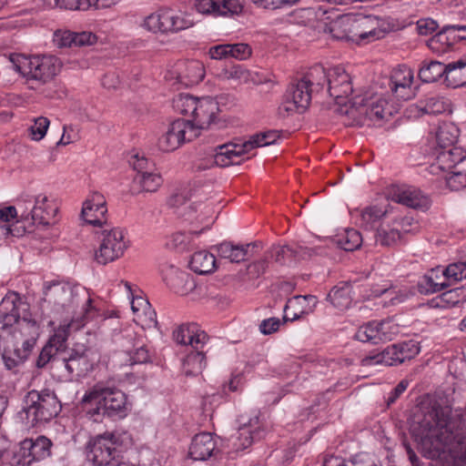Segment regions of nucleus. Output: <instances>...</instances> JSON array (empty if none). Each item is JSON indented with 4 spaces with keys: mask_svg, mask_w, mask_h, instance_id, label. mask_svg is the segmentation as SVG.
I'll return each instance as SVG.
<instances>
[{
    "mask_svg": "<svg viewBox=\"0 0 466 466\" xmlns=\"http://www.w3.org/2000/svg\"><path fill=\"white\" fill-rule=\"evenodd\" d=\"M410 431L423 446H431L432 456L448 451L466 465V430L454 431L449 411L440 404L433 403L416 414Z\"/></svg>",
    "mask_w": 466,
    "mask_h": 466,
    "instance_id": "nucleus-1",
    "label": "nucleus"
},
{
    "mask_svg": "<svg viewBox=\"0 0 466 466\" xmlns=\"http://www.w3.org/2000/svg\"><path fill=\"white\" fill-rule=\"evenodd\" d=\"M43 300L57 314L70 312L80 306V316L74 317L70 322L80 321L83 327L97 314L89 291L81 286L61 282L49 284L45 288Z\"/></svg>",
    "mask_w": 466,
    "mask_h": 466,
    "instance_id": "nucleus-2",
    "label": "nucleus"
},
{
    "mask_svg": "<svg viewBox=\"0 0 466 466\" xmlns=\"http://www.w3.org/2000/svg\"><path fill=\"white\" fill-rule=\"evenodd\" d=\"M81 402L94 421H100L104 416L121 419L127 415L129 410L127 395L103 383H96L86 391Z\"/></svg>",
    "mask_w": 466,
    "mask_h": 466,
    "instance_id": "nucleus-3",
    "label": "nucleus"
},
{
    "mask_svg": "<svg viewBox=\"0 0 466 466\" xmlns=\"http://www.w3.org/2000/svg\"><path fill=\"white\" fill-rule=\"evenodd\" d=\"M30 316L29 304L18 293L7 292L0 302V349L18 350L25 332L20 329V324Z\"/></svg>",
    "mask_w": 466,
    "mask_h": 466,
    "instance_id": "nucleus-4",
    "label": "nucleus"
},
{
    "mask_svg": "<svg viewBox=\"0 0 466 466\" xmlns=\"http://www.w3.org/2000/svg\"><path fill=\"white\" fill-rule=\"evenodd\" d=\"M9 61L11 67L27 82H35L38 86L51 82L61 68L59 58L52 55L12 54Z\"/></svg>",
    "mask_w": 466,
    "mask_h": 466,
    "instance_id": "nucleus-5",
    "label": "nucleus"
},
{
    "mask_svg": "<svg viewBox=\"0 0 466 466\" xmlns=\"http://www.w3.org/2000/svg\"><path fill=\"white\" fill-rule=\"evenodd\" d=\"M380 19L376 15H343L332 25L331 33L338 39L360 40L379 39L382 31L379 29Z\"/></svg>",
    "mask_w": 466,
    "mask_h": 466,
    "instance_id": "nucleus-6",
    "label": "nucleus"
},
{
    "mask_svg": "<svg viewBox=\"0 0 466 466\" xmlns=\"http://www.w3.org/2000/svg\"><path fill=\"white\" fill-rule=\"evenodd\" d=\"M60 410L59 400L49 390L29 391L25 397V407L23 409L25 419L32 427L51 420Z\"/></svg>",
    "mask_w": 466,
    "mask_h": 466,
    "instance_id": "nucleus-7",
    "label": "nucleus"
},
{
    "mask_svg": "<svg viewBox=\"0 0 466 466\" xmlns=\"http://www.w3.org/2000/svg\"><path fill=\"white\" fill-rule=\"evenodd\" d=\"M118 437L112 432L91 438L85 446V453L92 466H130L119 460Z\"/></svg>",
    "mask_w": 466,
    "mask_h": 466,
    "instance_id": "nucleus-8",
    "label": "nucleus"
},
{
    "mask_svg": "<svg viewBox=\"0 0 466 466\" xmlns=\"http://www.w3.org/2000/svg\"><path fill=\"white\" fill-rule=\"evenodd\" d=\"M279 137V131L268 130L251 136L248 140L241 144H224L218 146L215 154V163L220 167L238 164V162H234V157L248 154L254 148L272 145Z\"/></svg>",
    "mask_w": 466,
    "mask_h": 466,
    "instance_id": "nucleus-9",
    "label": "nucleus"
},
{
    "mask_svg": "<svg viewBox=\"0 0 466 466\" xmlns=\"http://www.w3.org/2000/svg\"><path fill=\"white\" fill-rule=\"evenodd\" d=\"M351 106L345 109V115L352 118L350 125L363 126L368 120L373 125L380 126L390 113L387 110V101L381 97L364 99L360 96L352 97Z\"/></svg>",
    "mask_w": 466,
    "mask_h": 466,
    "instance_id": "nucleus-10",
    "label": "nucleus"
},
{
    "mask_svg": "<svg viewBox=\"0 0 466 466\" xmlns=\"http://www.w3.org/2000/svg\"><path fill=\"white\" fill-rule=\"evenodd\" d=\"M198 136V128L190 120L177 119L167 130L158 138L157 147L163 152H171L186 142L192 141Z\"/></svg>",
    "mask_w": 466,
    "mask_h": 466,
    "instance_id": "nucleus-11",
    "label": "nucleus"
},
{
    "mask_svg": "<svg viewBox=\"0 0 466 466\" xmlns=\"http://www.w3.org/2000/svg\"><path fill=\"white\" fill-rule=\"evenodd\" d=\"M100 244L96 251V260L103 265L119 258L127 249L124 232L121 228L104 229L99 237Z\"/></svg>",
    "mask_w": 466,
    "mask_h": 466,
    "instance_id": "nucleus-12",
    "label": "nucleus"
},
{
    "mask_svg": "<svg viewBox=\"0 0 466 466\" xmlns=\"http://www.w3.org/2000/svg\"><path fill=\"white\" fill-rule=\"evenodd\" d=\"M328 93L340 106L339 111L345 114V109L351 106L349 98L353 92L351 77L345 69L336 66L329 69Z\"/></svg>",
    "mask_w": 466,
    "mask_h": 466,
    "instance_id": "nucleus-13",
    "label": "nucleus"
},
{
    "mask_svg": "<svg viewBox=\"0 0 466 466\" xmlns=\"http://www.w3.org/2000/svg\"><path fill=\"white\" fill-rule=\"evenodd\" d=\"M81 328H83V323L80 321L60 325L46 345L42 349L36 360V367L42 369L50 361L56 360L59 351L65 348V343L70 332L78 330Z\"/></svg>",
    "mask_w": 466,
    "mask_h": 466,
    "instance_id": "nucleus-14",
    "label": "nucleus"
},
{
    "mask_svg": "<svg viewBox=\"0 0 466 466\" xmlns=\"http://www.w3.org/2000/svg\"><path fill=\"white\" fill-rule=\"evenodd\" d=\"M376 201L397 204H427L430 198L420 188L410 185H391L377 194Z\"/></svg>",
    "mask_w": 466,
    "mask_h": 466,
    "instance_id": "nucleus-15",
    "label": "nucleus"
},
{
    "mask_svg": "<svg viewBox=\"0 0 466 466\" xmlns=\"http://www.w3.org/2000/svg\"><path fill=\"white\" fill-rule=\"evenodd\" d=\"M314 89L301 78L294 81L289 86L284 96L280 109L290 114L293 112H304L309 106Z\"/></svg>",
    "mask_w": 466,
    "mask_h": 466,
    "instance_id": "nucleus-16",
    "label": "nucleus"
},
{
    "mask_svg": "<svg viewBox=\"0 0 466 466\" xmlns=\"http://www.w3.org/2000/svg\"><path fill=\"white\" fill-rule=\"evenodd\" d=\"M51 441L46 436L25 439L20 443L18 463L28 466L33 461H42L51 454Z\"/></svg>",
    "mask_w": 466,
    "mask_h": 466,
    "instance_id": "nucleus-17",
    "label": "nucleus"
},
{
    "mask_svg": "<svg viewBox=\"0 0 466 466\" xmlns=\"http://www.w3.org/2000/svg\"><path fill=\"white\" fill-rule=\"evenodd\" d=\"M69 374L83 377L93 370L96 362L95 352L84 347L73 349L68 357L62 359Z\"/></svg>",
    "mask_w": 466,
    "mask_h": 466,
    "instance_id": "nucleus-18",
    "label": "nucleus"
},
{
    "mask_svg": "<svg viewBox=\"0 0 466 466\" xmlns=\"http://www.w3.org/2000/svg\"><path fill=\"white\" fill-rule=\"evenodd\" d=\"M245 0H195L196 10L202 15L228 16L243 11Z\"/></svg>",
    "mask_w": 466,
    "mask_h": 466,
    "instance_id": "nucleus-19",
    "label": "nucleus"
},
{
    "mask_svg": "<svg viewBox=\"0 0 466 466\" xmlns=\"http://www.w3.org/2000/svg\"><path fill=\"white\" fill-rule=\"evenodd\" d=\"M412 82V70L406 66H399L391 72L390 87L398 99L408 100L414 96Z\"/></svg>",
    "mask_w": 466,
    "mask_h": 466,
    "instance_id": "nucleus-20",
    "label": "nucleus"
},
{
    "mask_svg": "<svg viewBox=\"0 0 466 466\" xmlns=\"http://www.w3.org/2000/svg\"><path fill=\"white\" fill-rule=\"evenodd\" d=\"M163 279L175 293L181 296L189 294L196 288L195 280L190 274L173 265L163 269Z\"/></svg>",
    "mask_w": 466,
    "mask_h": 466,
    "instance_id": "nucleus-21",
    "label": "nucleus"
},
{
    "mask_svg": "<svg viewBox=\"0 0 466 466\" xmlns=\"http://www.w3.org/2000/svg\"><path fill=\"white\" fill-rule=\"evenodd\" d=\"M218 112V105L211 97L198 98L192 114L191 123L198 128V136L201 129L208 128Z\"/></svg>",
    "mask_w": 466,
    "mask_h": 466,
    "instance_id": "nucleus-22",
    "label": "nucleus"
},
{
    "mask_svg": "<svg viewBox=\"0 0 466 466\" xmlns=\"http://www.w3.org/2000/svg\"><path fill=\"white\" fill-rule=\"evenodd\" d=\"M318 299L315 296H294L289 299L284 307L283 320L294 321L313 312Z\"/></svg>",
    "mask_w": 466,
    "mask_h": 466,
    "instance_id": "nucleus-23",
    "label": "nucleus"
},
{
    "mask_svg": "<svg viewBox=\"0 0 466 466\" xmlns=\"http://www.w3.org/2000/svg\"><path fill=\"white\" fill-rule=\"evenodd\" d=\"M173 339L181 345H190L196 350H202L208 340V334L195 323L182 324L173 332Z\"/></svg>",
    "mask_w": 466,
    "mask_h": 466,
    "instance_id": "nucleus-24",
    "label": "nucleus"
},
{
    "mask_svg": "<svg viewBox=\"0 0 466 466\" xmlns=\"http://www.w3.org/2000/svg\"><path fill=\"white\" fill-rule=\"evenodd\" d=\"M216 438L209 432H201L193 438L189 455L195 461H205L217 451Z\"/></svg>",
    "mask_w": 466,
    "mask_h": 466,
    "instance_id": "nucleus-25",
    "label": "nucleus"
},
{
    "mask_svg": "<svg viewBox=\"0 0 466 466\" xmlns=\"http://www.w3.org/2000/svg\"><path fill=\"white\" fill-rule=\"evenodd\" d=\"M448 287L450 283L441 267L431 268L418 282L419 291L425 295L439 292Z\"/></svg>",
    "mask_w": 466,
    "mask_h": 466,
    "instance_id": "nucleus-26",
    "label": "nucleus"
},
{
    "mask_svg": "<svg viewBox=\"0 0 466 466\" xmlns=\"http://www.w3.org/2000/svg\"><path fill=\"white\" fill-rule=\"evenodd\" d=\"M177 82L185 86L198 84L205 76V69L202 63L192 60L177 65Z\"/></svg>",
    "mask_w": 466,
    "mask_h": 466,
    "instance_id": "nucleus-27",
    "label": "nucleus"
},
{
    "mask_svg": "<svg viewBox=\"0 0 466 466\" xmlns=\"http://www.w3.org/2000/svg\"><path fill=\"white\" fill-rule=\"evenodd\" d=\"M256 246L257 243L238 245L230 241H224L215 246L214 248L221 258L228 259L232 263H240L247 258L250 248Z\"/></svg>",
    "mask_w": 466,
    "mask_h": 466,
    "instance_id": "nucleus-28",
    "label": "nucleus"
},
{
    "mask_svg": "<svg viewBox=\"0 0 466 466\" xmlns=\"http://www.w3.org/2000/svg\"><path fill=\"white\" fill-rule=\"evenodd\" d=\"M208 227L201 228L199 230L188 232H176L167 238L166 247L179 251L188 250L197 246V239L207 230Z\"/></svg>",
    "mask_w": 466,
    "mask_h": 466,
    "instance_id": "nucleus-29",
    "label": "nucleus"
},
{
    "mask_svg": "<svg viewBox=\"0 0 466 466\" xmlns=\"http://www.w3.org/2000/svg\"><path fill=\"white\" fill-rule=\"evenodd\" d=\"M436 160L441 169L450 170L466 160V150L462 147L455 145L436 152Z\"/></svg>",
    "mask_w": 466,
    "mask_h": 466,
    "instance_id": "nucleus-30",
    "label": "nucleus"
},
{
    "mask_svg": "<svg viewBox=\"0 0 466 466\" xmlns=\"http://www.w3.org/2000/svg\"><path fill=\"white\" fill-rule=\"evenodd\" d=\"M163 183V179L158 173L151 170L144 175H136L132 186L131 193L138 194L141 191L155 192Z\"/></svg>",
    "mask_w": 466,
    "mask_h": 466,
    "instance_id": "nucleus-31",
    "label": "nucleus"
},
{
    "mask_svg": "<svg viewBox=\"0 0 466 466\" xmlns=\"http://www.w3.org/2000/svg\"><path fill=\"white\" fill-rule=\"evenodd\" d=\"M378 364L386 366L401 364L396 344L387 347L381 352L367 356L361 360L362 366H373Z\"/></svg>",
    "mask_w": 466,
    "mask_h": 466,
    "instance_id": "nucleus-32",
    "label": "nucleus"
},
{
    "mask_svg": "<svg viewBox=\"0 0 466 466\" xmlns=\"http://www.w3.org/2000/svg\"><path fill=\"white\" fill-rule=\"evenodd\" d=\"M189 267L197 274H210L217 268V260L215 256L209 251L200 250L192 255Z\"/></svg>",
    "mask_w": 466,
    "mask_h": 466,
    "instance_id": "nucleus-33",
    "label": "nucleus"
},
{
    "mask_svg": "<svg viewBox=\"0 0 466 466\" xmlns=\"http://www.w3.org/2000/svg\"><path fill=\"white\" fill-rule=\"evenodd\" d=\"M445 83L454 88L466 84V58L445 65Z\"/></svg>",
    "mask_w": 466,
    "mask_h": 466,
    "instance_id": "nucleus-34",
    "label": "nucleus"
},
{
    "mask_svg": "<svg viewBox=\"0 0 466 466\" xmlns=\"http://www.w3.org/2000/svg\"><path fill=\"white\" fill-rule=\"evenodd\" d=\"M20 329H25L22 342V349L18 348V353L20 356L25 355V360L27 359L29 353L35 344V337L38 334V325L35 320L28 317L26 321H22Z\"/></svg>",
    "mask_w": 466,
    "mask_h": 466,
    "instance_id": "nucleus-35",
    "label": "nucleus"
},
{
    "mask_svg": "<svg viewBox=\"0 0 466 466\" xmlns=\"http://www.w3.org/2000/svg\"><path fill=\"white\" fill-rule=\"evenodd\" d=\"M334 308L344 310L351 305V286L345 282H340L335 286L328 294L327 298Z\"/></svg>",
    "mask_w": 466,
    "mask_h": 466,
    "instance_id": "nucleus-36",
    "label": "nucleus"
},
{
    "mask_svg": "<svg viewBox=\"0 0 466 466\" xmlns=\"http://www.w3.org/2000/svg\"><path fill=\"white\" fill-rule=\"evenodd\" d=\"M459 129L453 124L444 123L440 126L436 133V152L457 145Z\"/></svg>",
    "mask_w": 466,
    "mask_h": 466,
    "instance_id": "nucleus-37",
    "label": "nucleus"
},
{
    "mask_svg": "<svg viewBox=\"0 0 466 466\" xmlns=\"http://www.w3.org/2000/svg\"><path fill=\"white\" fill-rule=\"evenodd\" d=\"M309 87L314 89V93H318L328 85L329 70L327 71L321 65H315L301 77Z\"/></svg>",
    "mask_w": 466,
    "mask_h": 466,
    "instance_id": "nucleus-38",
    "label": "nucleus"
},
{
    "mask_svg": "<svg viewBox=\"0 0 466 466\" xmlns=\"http://www.w3.org/2000/svg\"><path fill=\"white\" fill-rule=\"evenodd\" d=\"M166 30L167 34L177 33L181 30L191 27L194 23L189 16L183 13H176L169 9H165Z\"/></svg>",
    "mask_w": 466,
    "mask_h": 466,
    "instance_id": "nucleus-39",
    "label": "nucleus"
},
{
    "mask_svg": "<svg viewBox=\"0 0 466 466\" xmlns=\"http://www.w3.org/2000/svg\"><path fill=\"white\" fill-rule=\"evenodd\" d=\"M466 301V291L462 288H456L441 293L431 300L434 308H450Z\"/></svg>",
    "mask_w": 466,
    "mask_h": 466,
    "instance_id": "nucleus-40",
    "label": "nucleus"
},
{
    "mask_svg": "<svg viewBox=\"0 0 466 466\" xmlns=\"http://www.w3.org/2000/svg\"><path fill=\"white\" fill-rule=\"evenodd\" d=\"M107 206H83L80 217L86 224L101 227L106 223Z\"/></svg>",
    "mask_w": 466,
    "mask_h": 466,
    "instance_id": "nucleus-41",
    "label": "nucleus"
},
{
    "mask_svg": "<svg viewBox=\"0 0 466 466\" xmlns=\"http://www.w3.org/2000/svg\"><path fill=\"white\" fill-rule=\"evenodd\" d=\"M258 423V417H255L254 419H250L248 423L244 422L243 425L239 428L238 435L236 437L234 441V446L238 450H244L249 447L252 444L254 439L260 437L259 431L251 430V428L257 426Z\"/></svg>",
    "mask_w": 466,
    "mask_h": 466,
    "instance_id": "nucleus-42",
    "label": "nucleus"
},
{
    "mask_svg": "<svg viewBox=\"0 0 466 466\" xmlns=\"http://www.w3.org/2000/svg\"><path fill=\"white\" fill-rule=\"evenodd\" d=\"M334 242L345 251H354L360 248L362 237L360 233L354 228H345L335 237Z\"/></svg>",
    "mask_w": 466,
    "mask_h": 466,
    "instance_id": "nucleus-43",
    "label": "nucleus"
},
{
    "mask_svg": "<svg viewBox=\"0 0 466 466\" xmlns=\"http://www.w3.org/2000/svg\"><path fill=\"white\" fill-rule=\"evenodd\" d=\"M390 212L384 206H366L360 210L361 224L367 229H371L377 222L388 216Z\"/></svg>",
    "mask_w": 466,
    "mask_h": 466,
    "instance_id": "nucleus-44",
    "label": "nucleus"
},
{
    "mask_svg": "<svg viewBox=\"0 0 466 466\" xmlns=\"http://www.w3.org/2000/svg\"><path fill=\"white\" fill-rule=\"evenodd\" d=\"M126 339L129 343L132 344L136 349L134 350L127 348L126 351L128 355V365L133 366L136 364H143L147 363L149 360L148 350L143 344H139L138 342H134L136 339V335L133 332H129L127 334Z\"/></svg>",
    "mask_w": 466,
    "mask_h": 466,
    "instance_id": "nucleus-45",
    "label": "nucleus"
},
{
    "mask_svg": "<svg viewBox=\"0 0 466 466\" xmlns=\"http://www.w3.org/2000/svg\"><path fill=\"white\" fill-rule=\"evenodd\" d=\"M220 77L225 80H233L238 84L255 81L253 74L241 65H233L222 69Z\"/></svg>",
    "mask_w": 466,
    "mask_h": 466,
    "instance_id": "nucleus-46",
    "label": "nucleus"
},
{
    "mask_svg": "<svg viewBox=\"0 0 466 466\" xmlns=\"http://www.w3.org/2000/svg\"><path fill=\"white\" fill-rule=\"evenodd\" d=\"M419 76L425 83H432L445 77V64L439 61H431L423 65L419 71Z\"/></svg>",
    "mask_w": 466,
    "mask_h": 466,
    "instance_id": "nucleus-47",
    "label": "nucleus"
},
{
    "mask_svg": "<svg viewBox=\"0 0 466 466\" xmlns=\"http://www.w3.org/2000/svg\"><path fill=\"white\" fill-rule=\"evenodd\" d=\"M418 107L423 114L437 115L446 110V103L439 96L429 95L419 101Z\"/></svg>",
    "mask_w": 466,
    "mask_h": 466,
    "instance_id": "nucleus-48",
    "label": "nucleus"
},
{
    "mask_svg": "<svg viewBox=\"0 0 466 466\" xmlns=\"http://www.w3.org/2000/svg\"><path fill=\"white\" fill-rule=\"evenodd\" d=\"M206 359L203 351L200 350L187 356L184 362L185 372L187 375H197L206 367Z\"/></svg>",
    "mask_w": 466,
    "mask_h": 466,
    "instance_id": "nucleus-49",
    "label": "nucleus"
},
{
    "mask_svg": "<svg viewBox=\"0 0 466 466\" xmlns=\"http://www.w3.org/2000/svg\"><path fill=\"white\" fill-rule=\"evenodd\" d=\"M354 337L361 342H370L371 344L380 343L377 320L369 321L368 323L360 326Z\"/></svg>",
    "mask_w": 466,
    "mask_h": 466,
    "instance_id": "nucleus-50",
    "label": "nucleus"
},
{
    "mask_svg": "<svg viewBox=\"0 0 466 466\" xmlns=\"http://www.w3.org/2000/svg\"><path fill=\"white\" fill-rule=\"evenodd\" d=\"M401 235L398 228L380 226L375 234L376 242L381 246H392L400 240Z\"/></svg>",
    "mask_w": 466,
    "mask_h": 466,
    "instance_id": "nucleus-51",
    "label": "nucleus"
},
{
    "mask_svg": "<svg viewBox=\"0 0 466 466\" xmlns=\"http://www.w3.org/2000/svg\"><path fill=\"white\" fill-rule=\"evenodd\" d=\"M164 17L165 9H160L145 17L142 26L152 33L167 34Z\"/></svg>",
    "mask_w": 466,
    "mask_h": 466,
    "instance_id": "nucleus-52",
    "label": "nucleus"
},
{
    "mask_svg": "<svg viewBox=\"0 0 466 466\" xmlns=\"http://www.w3.org/2000/svg\"><path fill=\"white\" fill-rule=\"evenodd\" d=\"M198 99L188 94H179L174 97L172 106L176 112L191 116Z\"/></svg>",
    "mask_w": 466,
    "mask_h": 466,
    "instance_id": "nucleus-53",
    "label": "nucleus"
},
{
    "mask_svg": "<svg viewBox=\"0 0 466 466\" xmlns=\"http://www.w3.org/2000/svg\"><path fill=\"white\" fill-rule=\"evenodd\" d=\"M96 42V35L91 32H81V33H68L66 36H63L61 46H88L93 45Z\"/></svg>",
    "mask_w": 466,
    "mask_h": 466,
    "instance_id": "nucleus-54",
    "label": "nucleus"
},
{
    "mask_svg": "<svg viewBox=\"0 0 466 466\" xmlns=\"http://www.w3.org/2000/svg\"><path fill=\"white\" fill-rule=\"evenodd\" d=\"M178 208H182L183 210L178 211L179 214H183L185 216V220H187L191 223H199L204 224L203 228L208 227L207 230L210 228V225L213 222V218L211 217H207L205 215L198 214V210L196 206H177Z\"/></svg>",
    "mask_w": 466,
    "mask_h": 466,
    "instance_id": "nucleus-55",
    "label": "nucleus"
},
{
    "mask_svg": "<svg viewBox=\"0 0 466 466\" xmlns=\"http://www.w3.org/2000/svg\"><path fill=\"white\" fill-rule=\"evenodd\" d=\"M131 309L138 319L144 316L148 319L149 322H155L156 313L151 309L150 304L146 299L142 297L133 298Z\"/></svg>",
    "mask_w": 466,
    "mask_h": 466,
    "instance_id": "nucleus-56",
    "label": "nucleus"
},
{
    "mask_svg": "<svg viewBox=\"0 0 466 466\" xmlns=\"http://www.w3.org/2000/svg\"><path fill=\"white\" fill-rule=\"evenodd\" d=\"M380 342L392 340L400 332V326L391 319L377 321Z\"/></svg>",
    "mask_w": 466,
    "mask_h": 466,
    "instance_id": "nucleus-57",
    "label": "nucleus"
},
{
    "mask_svg": "<svg viewBox=\"0 0 466 466\" xmlns=\"http://www.w3.org/2000/svg\"><path fill=\"white\" fill-rule=\"evenodd\" d=\"M443 272L451 286L455 282L466 279V263L461 261L451 263L446 268H443Z\"/></svg>",
    "mask_w": 466,
    "mask_h": 466,
    "instance_id": "nucleus-58",
    "label": "nucleus"
},
{
    "mask_svg": "<svg viewBox=\"0 0 466 466\" xmlns=\"http://www.w3.org/2000/svg\"><path fill=\"white\" fill-rule=\"evenodd\" d=\"M428 46L435 52H444L451 46L444 26L428 41Z\"/></svg>",
    "mask_w": 466,
    "mask_h": 466,
    "instance_id": "nucleus-59",
    "label": "nucleus"
},
{
    "mask_svg": "<svg viewBox=\"0 0 466 466\" xmlns=\"http://www.w3.org/2000/svg\"><path fill=\"white\" fill-rule=\"evenodd\" d=\"M129 163L133 167L134 170L137 171V175H144L155 168V163L147 158L144 155H133Z\"/></svg>",
    "mask_w": 466,
    "mask_h": 466,
    "instance_id": "nucleus-60",
    "label": "nucleus"
},
{
    "mask_svg": "<svg viewBox=\"0 0 466 466\" xmlns=\"http://www.w3.org/2000/svg\"><path fill=\"white\" fill-rule=\"evenodd\" d=\"M2 360L7 370H13L25 361V355L20 356L18 350L0 349Z\"/></svg>",
    "mask_w": 466,
    "mask_h": 466,
    "instance_id": "nucleus-61",
    "label": "nucleus"
},
{
    "mask_svg": "<svg viewBox=\"0 0 466 466\" xmlns=\"http://www.w3.org/2000/svg\"><path fill=\"white\" fill-rule=\"evenodd\" d=\"M49 125L50 121L45 116L35 118L34 124L29 128L32 139L39 141L44 138Z\"/></svg>",
    "mask_w": 466,
    "mask_h": 466,
    "instance_id": "nucleus-62",
    "label": "nucleus"
},
{
    "mask_svg": "<svg viewBox=\"0 0 466 466\" xmlns=\"http://www.w3.org/2000/svg\"><path fill=\"white\" fill-rule=\"evenodd\" d=\"M399 351L400 362L403 363L407 360H410L417 356L420 352V348L416 342L410 340L396 344Z\"/></svg>",
    "mask_w": 466,
    "mask_h": 466,
    "instance_id": "nucleus-63",
    "label": "nucleus"
},
{
    "mask_svg": "<svg viewBox=\"0 0 466 466\" xmlns=\"http://www.w3.org/2000/svg\"><path fill=\"white\" fill-rule=\"evenodd\" d=\"M446 183L451 190H460L466 187V173L452 170L446 177Z\"/></svg>",
    "mask_w": 466,
    "mask_h": 466,
    "instance_id": "nucleus-64",
    "label": "nucleus"
}]
</instances>
